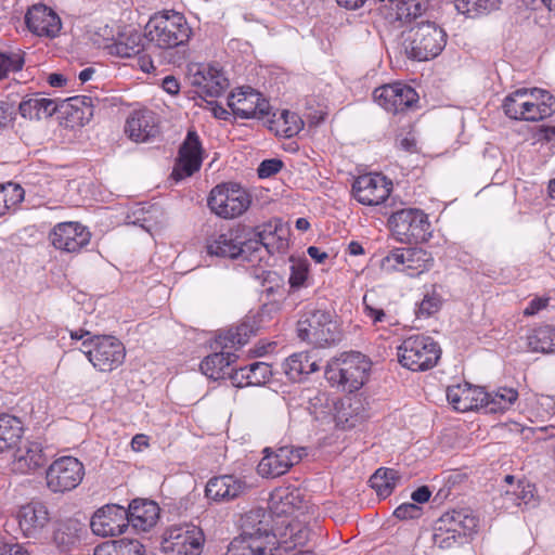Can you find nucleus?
<instances>
[{"instance_id": "nucleus-1", "label": "nucleus", "mask_w": 555, "mask_h": 555, "mask_svg": "<svg viewBox=\"0 0 555 555\" xmlns=\"http://www.w3.org/2000/svg\"><path fill=\"white\" fill-rule=\"evenodd\" d=\"M288 548V542L272 531L266 512L256 509L243 517L242 532L231 541L227 555H283Z\"/></svg>"}, {"instance_id": "nucleus-2", "label": "nucleus", "mask_w": 555, "mask_h": 555, "mask_svg": "<svg viewBox=\"0 0 555 555\" xmlns=\"http://www.w3.org/2000/svg\"><path fill=\"white\" fill-rule=\"evenodd\" d=\"M502 107L511 119L538 121L555 112V98L541 89L521 88L509 93Z\"/></svg>"}, {"instance_id": "nucleus-3", "label": "nucleus", "mask_w": 555, "mask_h": 555, "mask_svg": "<svg viewBox=\"0 0 555 555\" xmlns=\"http://www.w3.org/2000/svg\"><path fill=\"white\" fill-rule=\"evenodd\" d=\"M192 35L184 15L177 11L154 14L145 26L146 40L159 49H173L185 44Z\"/></svg>"}, {"instance_id": "nucleus-4", "label": "nucleus", "mask_w": 555, "mask_h": 555, "mask_svg": "<svg viewBox=\"0 0 555 555\" xmlns=\"http://www.w3.org/2000/svg\"><path fill=\"white\" fill-rule=\"evenodd\" d=\"M298 337L317 347L330 346L341 338L338 322L332 311L306 307L297 321Z\"/></svg>"}, {"instance_id": "nucleus-5", "label": "nucleus", "mask_w": 555, "mask_h": 555, "mask_svg": "<svg viewBox=\"0 0 555 555\" xmlns=\"http://www.w3.org/2000/svg\"><path fill=\"white\" fill-rule=\"evenodd\" d=\"M371 361L361 352L351 351L333 360L325 371L326 379L350 393L367 380Z\"/></svg>"}, {"instance_id": "nucleus-6", "label": "nucleus", "mask_w": 555, "mask_h": 555, "mask_svg": "<svg viewBox=\"0 0 555 555\" xmlns=\"http://www.w3.org/2000/svg\"><path fill=\"white\" fill-rule=\"evenodd\" d=\"M446 37L444 30L435 23L423 22L403 33V49L412 60L428 61L441 53Z\"/></svg>"}, {"instance_id": "nucleus-7", "label": "nucleus", "mask_w": 555, "mask_h": 555, "mask_svg": "<svg viewBox=\"0 0 555 555\" xmlns=\"http://www.w3.org/2000/svg\"><path fill=\"white\" fill-rule=\"evenodd\" d=\"M399 363L413 372L435 367L441 357L439 344L430 336L417 334L406 337L398 347Z\"/></svg>"}, {"instance_id": "nucleus-8", "label": "nucleus", "mask_w": 555, "mask_h": 555, "mask_svg": "<svg viewBox=\"0 0 555 555\" xmlns=\"http://www.w3.org/2000/svg\"><path fill=\"white\" fill-rule=\"evenodd\" d=\"M388 224L400 243L427 242L431 237L428 216L418 208H403L391 214Z\"/></svg>"}, {"instance_id": "nucleus-9", "label": "nucleus", "mask_w": 555, "mask_h": 555, "mask_svg": "<svg viewBox=\"0 0 555 555\" xmlns=\"http://www.w3.org/2000/svg\"><path fill=\"white\" fill-rule=\"evenodd\" d=\"M83 353L100 372H112L119 367L126 358L125 345L115 336L95 335L82 341Z\"/></svg>"}, {"instance_id": "nucleus-10", "label": "nucleus", "mask_w": 555, "mask_h": 555, "mask_svg": "<svg viewBox=\"0 0 555 555\" xmlns=\"http://www.w3.org/2000/svg\"><path fill=\"white\" fill-rule=\"evenodd\" d=\"M206 538L201 527L182 524L167 528L160 542L163 555H201Z\"/></svg>"}, {"instance_id": "nucleus-11", "label": "nucleus", "mask_w": 555, "mask_h": 555, "mask_svg": "<svg viewBox=\"0 0 555 555\" xmlns=\"http://www.w3.org/2000/svg\"><path fill=\"white\" fill-rule=\"evenodd\" d=\"M85 477L83 464L74 456H61L46 469L47 489L53 494H64L76 489Z\"/></svg>"}, {"instance_id": "nucleus-12", "label": "nucleus", "mask_w": 555, "mask_h": 555, "mask_svg": "<svg viewBox=\"0 0 555 555\" xmlns=\"http://www.w3.org/2000/svg\"><path fill=\"white\" fill-rule=\"evenodd\" d=\"M433 266L431 254L418 247L393 248L380 261V268L384 271H400L411 278L420 276L429 271Z\"/></svg>"}, {"instance_id": "nucleus-13", "label": "nucleus", "mask_w": 555, "mask_h": 555, "mask_svg": "<svg viewBox=\"0 0 555 555\" xmlns=\"http://www.w3.org/2000/svg\"><path fill=\"white\" fill-rule=\"evenodd\" d=\"M248 192L240 184L228 183L215 186L207 204L210 210L224 219H232L244 214L250 206Z\"/></svg>"}, {"instance_id": "nucleus-14", "label": "nucleus", "mask_w": 555, "mask_h": 555, "mask_svg": "<svg viewBox=\"0 0 555 555\" xmlns=\"http://www.w3.org/2000/svg\"><path fill=\"white\" fill-rule=\"evenodd\" d=\"M287 229L279 218H274L251 229L247 234V248L250 256L263 247L269 254L280 251L286 246Z\"/></svg>"}, {"instance_id": "nucleus-15", "label": "nucleus", "mask_w": 555, "mask_h": 555, "mask_svg": "<svg viewBox=\"0 0 555 555\" xmlns=\"http://www.w3.org/2000/svg\"><path fill=\"white\" fill-rule=\"evenodd\" d=\"M263 453L264 455L257 466L258 474L266 478H276L299 463L306 454V450L304 448L295 449L294 447L285 446L275 451L266 448Z\"/></svg>"}, {"instance_id": "nucleus-16", "label": "nucleus", "mask_w": 555, "mask_h": 555, "mask_svg": "<svg viewBox=\"0 0 555 555\" xmlns=\"http://www.w3.org/2000/svg\"><path fill=\"white\" fill-rule=\"evenodd\" d=\"M202 152L198 134L195 130H189L179 149L171 178L179 182L198 171L203 162Z\"/></svg>"}, {"instance_id": "nucleus-17", "label": "nucleus", "mask_w": 555, "mask_h": 555, "mask_svg": "<svg viewBox=\"0 0 555 555\" xmlns=\"http://www.w3.org/2000/svg\"><path fill=\"white\" fill-rule=\"evenodd\" d=\"M206 249L210 256L232 259L242 257L244 260H251L249 248H247V235H244V231L240 229H232L209 237Z\"/></svg>"}, {"instance_id": "nucleus-18", "label": "nucleus", "mask_w": 555, "mask_h": 555, "mask_svg": "<svg viewBox=\"0 0 555 555\" xmlns=\"http://www.w3.org/2000/svg\"><path fill=\"white\" fill-rule=\"evenodd\" d=\"M392 183L380 173H369L358 177L352 184L354 198L362 205L377 206L384 203L390 192Z\"/></svg>"}, {"instance_id": "nucleus-19", "label": "nucleus", "mask_w": 555, "mask_h": 555, "mask_svg": "<svg viewBox=\"0 0 555 555\" xmlns=\"http://www.w3.org/2000/svg\"><path fill=\"white\" fill-rule=\"evenodd\" d=\"M373 98L385 111L398 114L416 103L418 94L412 87L396 82L376 88Z\"/></svg>"}, {"instance_id": "nucleus-20", "label": "nucleus", "mask_w": 555, "mask_h": 555, "mask_svg": "<svg viewBox=\"0 0 555 555\" xmlns=\"http://www.w3.org/2000/svg\"><path fill=\"white\" fill-rule=\"evenodd\" d=\"M228 105L236 117L243 119L262 118L269 114V102L250 87L232 92Z\"/></svg>"}, {"instance_id": "nucleus-21", "label": "nucleus", "mask_w": 555, "mask_h": 555, "mask_svg": "<svg viewBox=\"0 0 555 555\" xmlns=\"http://www.w3.org/2000/svg\"><path fill=\"white\" fill-rule=\"evenodd\" d=\"M49 237L56 249L78 253L90 243L91 234L81 223L67 221L57 223Z\"/></svg>"}, {"instance_id": "nucleus-22", "label": "nucleus", "mask_w": 555, "mask_h": 555, "mask_svg": "<svg viewBox=\"0 0 555 555\" xmlns=\"http://www.w3.org/2000/svg\"><path fill=\"white\" fill-rule=\"evenodd\" d=\"M18 527L26 538H39L51 521L48 505L41 501H31L22 505L16 514Z\"/></svg>"}, {"instance_id": "nucleus-23", "label": "nucleus", "mask_w": 555, "mask_h": 555, "mask_svg": "<svg viewBox=\"0 0 555 555\" xmlns=\"http://www.w3.org/2000/svg\"><path fill=\"white\" fill-rule=\"evenodd\" d=\"M90 527L96 535H118L128 527L127 509L116 504L105 505L93 514Z\"/></svg>"}, {"instance_id": "nucleus-24", "label": "nucleus", "mask_w": 555, "mask_h": 555, "mask_svg": "<svg viewBox=\"0 0 555 555\" xmlns=\"http://www.w3.org/2000/svg\"><path fill=\"white\" fill-rule=\"evenodd\" d=\"M48 459L43 447L37 441L22 440L12 454V470L21 475L36 472L46 465Z\"/></svg>"}, {"instance_id": "nucleus-25", "label": "nucleus", "mask_w": 555, "mask_h": 555, "mask_svg": "<svg viewBox=\"0 0 555 555\" xmlns=\"http://www.w3.org/2000/svg\"><path fill=\"white\" fill-rule=\"evenodd\" d=\"M25 23L34 35L55 38L62 28L60 16L46 4H34L25 14Z\"/></svg>"}, {"instance_id": "nucleus-26", "label": "nucleus", "mask_w": 555, "mask_h": 555, "mask_svg": "<svg viewBox=\"0 0 555 555\" xmlns=\"http://www.w3.org/2000/svg\"><path fill=\"white\" fill-rule=\"evenodd\" d=\"M446 393L449 403L459 412L485 409L487 391L482 387L473 386L465 382L449 386Z\"/></svg>"}, {"instance_id": "nucleus-27", "label": "nucleus", "mask_w": 555, "mask_h": 555, "mask_svg": "<svg viewBox=\"0 0 555 555\" xmlns=\"http://www.w3.org/2000/svg\"><path fill=\"white\" fill-rule=\"evenodd\" d=\"M192 86L201 95L218 98L228 87V79L221 69L214 65H198L190 76Z\"/></svg>"}, {"instance_id": "nucleus-28", "label": "nucleus", "mask_w": 555, "mask_h": 555, "mask_svg": "<svg viewBox=\"0 0 555 555\" xmlns=\"http://www.w3.org/2000/svg\"><path fill=\"white\" fill-rule=\"evenodd\" d=\"M125 132L134 142H147L159 133L156 114L150 109L133 111L126 120Z\"/></svg>"}, {"instance_id": "nucleus-29", "label": "nucleus", "mask_w": 555, "mask_h": 555, "mask_svg": "<svg viewBox=\"0 0 555 555\" xmlns=\"http://www.w3.org/2000/svg\"><path fill=\"white\" fill-rule=\"evenodd\" d=\"M369 416L365 400L359 395H349L335 403L336 425L341 429H350Z\"/></svg>"}, {"instance_id": "nucleus-30", "label": "nucleus", "mask_w": 555, "mask_h": 555, "mask_svg": "<svg viewBox=\"0 0 555 555\" xmlns=\"http://www.w3.org/2000/svg\"><path fill=\"white\" fill-rule=\"evenodd\" d=\"M245 480L234 475H223L211 478L205 489L206 496L214 501L234 500L247 490Z\"/></svg>"}, {"instance_id": "nucleus-31", "label": "nucleus", "mask_w": 555, "mask_h": 555, "mask_svg": "<svg viewBox=\"0 0 555 555\" xmlns=\"http://www.w3.org/2000/svg\"><path fill=\"white\" fill-rule=\"evenodd\" d=\"M159 507L154 501L135 499L127 509V524L135 530L147 531L156 525Z\"/></svg>"}, {"instance_id": "nucleus-32", "label": "nucleus", "mask_w": 555, "mask_h": 555, "mask_svg": "<svg viewBox=\"0 0 555 555\" xmlns=\"http://www.w3.org/2000/svg\"><path fill=\"white\" fill-rule=\"evenodd\" d=\"M304 496L295 487H282L275 489L270 496V509L276 516H289L301 509Z\"/></svg>"}, {"instance_id": "nucleus-33", "label": "nucleus", "mask_w": 555, "mask_h": 555, "mask_svg": "<svg viewBox=\"0 0 555 555\" xmlns=\"http://www.w3.org/2000/svg\"><path fill=\"white\" fill-rule=\"evenodd\" d=\"M83 531L85 526L78 519L67 518L61 520L54 529L53 542L60 552H70L80 543Z\"/></svg>"}, {"instance_id": "nucleus-34", "label": "nucleus", "mask_w": 555, "mask_h": 555, "mask_svg": "<svg viewBox=\"0 0 555 555\" xmlns=\"http://www.w3.org/2000/svg\"><path fill=\"white\" fill-rule=\"evenodd\" d=\"M271 377V366L264 362L250 363L234 370L231 374V378L237 387L260 386L268 383Z\"/></svg>"}, {"instance_id": "nucleus-35", "label": "nucleus", "mask_w": 555, "mask_h": 555, "mask_svg": "<svg viewBox=\"0 0 555 555\" xmlns=\"http://www.w3.org/2000/svg\"><path fill=\"white\" fill-rule=\"evenodd\" d=\"M436 522L449 531L459 533L464 540L475 532L478 526V519L465 509L447 512Z\"/></svg>"}, {"instance_id": "nucleus-36", "label": "nucleus", "mask_w": 555, "mask_h": 555, "mask_svg": "<svg viewBox=\"0 0 555 555\" xmlns=\"http://www.w3.org/2000/svg\"><path fill=\"white\" fill-rule=\"evenodd\" d=\"M57 107L55 100L35 94L24 99L18 105V111L24 118L41 119L52 116Z\"/></svg>"}, {"instance_id": "nucleus-37", "label": "nucleus", "mask_w": 555, "mask_h": 555, "mask_svg": "<svg viewBox=\"0 0 555 555\" xmlns=\"http://www.w3.org/2000/svg\"><path fill=\"white\" fill-rule=\"evenodd\" d=\"M286 376L293 382H300L304 377L319 370L317 360L307 352H297L289 356L283 363Z\"/></svg>"}, {"instance_id": "nucleus-38", "label": "nucleus", "mask_w": 555, "mask_h": 555, "mask_svg": "<svg viewBox=\"0 0 555 555\" xmlns=\"http://www.w3.org/2000/svg\"><path fill=\"white\" fill-rule=\"evenodd\" d=\"M23 437L22 422L12 415H0V453L13 450Z\"/></svg>"}, {"instance_id": "nucleus-39", "label": "nucleus", "mask_w": 555, "mask_h": 555, "mask_svg": "<svg viewBox=\"0 0 555 555\" xmlns=\"http://www.w3.org/2000/svg\"><path fill=\"white\" fill-rule=\"evenodd\" d=\"M236 358V354L230 350L222 349L220 352L207 356L201 363V371L209 378L220 379Z\"/></svg>"}, {"instance_id": "nucleus-40", "label": "nucleus", "mask_w": 555, "mask_h": 555, "mask_svg": "<svg viewBox=\"0 0 555 555\" xmlns=\"http://www.w3.org/2000/svg\"><path fill=\"white\" fill-rule=\"evenodd\" d=\"M528 347L532 352H555V327L542 325L533 328L527 336Z\"/></svg>"}, {"instance_id": "nucleus-41", "label": "nucleus", "mask_w": 555, "mask_h": 555, "mask_svg": "<svg viewBox=\"0 0 555 555\" xmlns=\"http://www.w3.org/2000/svg\"><path fill=\"white\" fill-rule=\"evenodd\" d=\"M518 399V392L515 388L500 387L492 392H487L485 400V410L488 413H498L508 410Z\"/></svg>"}, {"instance_id": "nucleus-42", "label": "nucleus", "mask_w": 555, "mask_h": 555, "mask_svg": "<svg viewBox=\"0 0 555 555\" xmlns=\"http://www.w3.org/2000/svg\"><path fill=\"white\" fill-rule=\"evenodd\" d=\"M501 0H455L454 5L460 14L468 18L488 15L500 8Z\"/></svg>"}, {"instance_id": "nucleus-43", "label": "nucleus", "mask_w": 555, "mask_h": 555, "mask_svg": "<svg viewBox=\"0 0 555 555\" xmlns=\"http://www.w3.org/2000/svg\"><path fill=\"white\" fill-rule=\"evenodd\" d=\"M111 55L119 57H131L139 54L142 50V36L134 31L107 46Z\"/></svg>"}, {"instance_id": "nucleus-44", "label": "nucleus", "mask_w": 555, "mask_h": 555, "mask_svg": "<svg viewBox=\"0 0 555 555\" xmlns=\"http://www.w3.org/2000/svg\"><path fill=\"white\" fill-rule=\"evenodd\" d=\"M317 538V533L306 524L297 520H293L287 524L286 532L282 540L288 542L289 548L287 553L295 550L297 546H302L309 542H312Z\"/></svg>"}, {"instance_id": "nucleus-45", "label": "nucleus", "mask_w": 555, "mask_h": 555, "mask_svg": "<svg viewBox=\"0 0 555 555\" xmlns=\"http://www.w3.org/2000/svg\"><path fill=\"white\" fill-rule=\"evenodd\" d=\"M399 474L392 468L380 467L370 478V485L378 496L387 498L393 491Z\"/></svg>"}, {"instance_id": "nucleus-46", "label": "nucleus", "mask_w": 555, "mask_h": 555, "mask_svg": "<svg viewBox=\"0 0 555 555\" xmlns=\"http://www.w3.org/2000/svg\"><path fill=\"white\" fill-rule=\"evenodd\" d=\"M302 127L304 121L298 114L283 111L280 117L272 121L271 129H274L278 135L292 138L298 134Z\"/></svg>"}, {"instance_id": "nucleus-47", "label": "nucleus", "mask_w": 555, "mask_h": 555, "mask_svg": "<svg viewBox=\"0 0 555 555\" xmlns=\"http://www.w3.org/2000/svg\"><path fill=\"white\" fill-rule=\"evenodd\" d=\"M250 328L246 324L231 327L218 336V345L222 349H237L244 346L249 338Z\"/></svg>"}, {"instance_id": "nucleus-48", "label": "nucleus", "mask_w": 555, "mask_h": 555, "mask_svg": "<svg viewBox=\"0 0 555 555\" xmlns=\"http://www.w3.org/2000/svg\"><path fill=\"white\" fill-rule=\"evenodd\" d=\"M426 11V4L422 0H399L393 15L397 21L409 23Z\"/></svg>"}, {"instance_id": "nucleus-49", "label": "nucleus", "mask_w": 555, "mask_h": 555, "mask_svg": "<svg viewBox=\"0 0 555 555\" xmlns=\"http://www.w3.org/2000/svg\"><path fill=\"white\" fill-rule=\"evenodd\" d=\"M433 541L437 547L441 550H447L455 545L462 544L465 540L462 539L459 533L449 531L448 529L442 528L441 525L436 522Z\"/></svg>"}, {"instance_id": "nucleus-50", "label": "nucleus", "mask_w": 555, "mask_h": 555, "mask_svg": "<svg viewBox=\"0 0 555 555\" xmlns=\"http://www.w3.org/2000/svg\"><path fill=\"white\" fill-rule=\"evenodd\" d=\"M23 65L24 56L21 52H0V80L10 73L21 70Z\"/></svg>"}, {"instance_id": "nucleus-51", "label": "nucleus", "mask_w": 555, "mask_h": 555, "mask_svg": "<svg viewBox=\"0 0 555 555\" xmlns=\"http://www.w3.org/2000/svg\"><path fill=\"white\" fill-rule=\"evenodd\" d=\"M440 307L441 298L435 291H433L424 295V298L418 305L416 314L418 318H428L439 311Z\"/></svg>"}, {"instance_id": "nucleus-52", "label": "nucleus", "mask_w": 555, "mask_h": 555, "mask_svg": "<svg viewBox=\"0 0 555 555\" xmlns=\"http://www.w3.org/2000/svg\"><path fill=\"white\" fill-rule=\"evenodd\" d=\"M118 555H144L145 548L138 540L120 539L112 540Z\"/></svg>"}, {"instance_id": "nucleus-53", "label": "nucleus", "mask_w": 555, "mask_h": 555, "mask_svg": "<svg viewBox=\"0 0 555 555\" xmlns=\"http://www.w3.org/2000/svg\"><path fill=\"white\" fill-rule=\"evenodd\" d=\"M308 276V267L304 262H297L291 267V275L288 279L291 289L295 291L305 285Z\"/></svg>"}, {"instance_id": "nucleus-54", "label": "nucleus", "mask_w": 555, "mask_h": 555, "mask_svg": "<svg viewBox=\"0 0 555 555\" xmlns=\"http://www.w3.org/2000/svg\"><path fill=\"white\" fill-rule=\"evenodd\" d=\"M0 190L5 192L7 212L24 198V190L17 184L9 183L8 185H0Z\"/></svg>"}, {"instance_id": "nucleus-55", "label": "nucleus", "mask_w": 555, "mask_h": 555, "mask_svg": "<svg viewBox=\"0 0 555 555\" xmlns=\"http://www.w3.org/2000/svg\"><path fill=\"white\" fill-rule=\"evenodd\" d=\"M283 162L279 158L264 159L258 166V177L261 179L270 178L276 175L283 168Z\"/></svg>"}, {"instance_id": "nucleus-56", "label": "nucleus", "mask_w": 555, "mask_h": 555, "mask_svg": "<svg viewBox=\"0 0 555 555\" xmlns=\"http://www.w3.org/2000/svg\"><path fill=\"white\" fill-rule=\"evenodd\" d=\"M68 106L75 108L76 112L81 111V116H78V118L82 119L86 115H88V117L92 116L93 101L89 96L70 98L68 99Z\"/></svg>"}, {"instance_id": "nucleus-57", "label": "nucleus", "mask_w": 555, "mask_h": 555, "mask_svg": "<svg viewBox=\"0 0 555 555\" xmlns=\"http://www.w3.org/2000/svg\"><path fill=\"white\" fill-rule=\"evenodd\" d=\"M421 514L422 508L415 503H402L393 512L395 517L401 520L415 519L418 518Z\"/></svg>"}, {"instance_id": "nucleus-58", "label": "nucleus", "mask_w": 555, "mask_h": 555, "mask_svg": "<svg viewBox=\"0 0 555 555\" xmlns=\"http://www.w3.org/2000/svg\"><path fill=\"white\" fill-rule=\"evenodd\" d=\"M363 312L370 318L373 324L382 323L388 320V315L385 313L383 309L375 308L367 301V296L363 297Z\"/></svg>"}, {"instance_id": "nucleus-59", "label": "nucleus", "mask_w": 555, "mask_h": 555, "mask_svg": "<svg viewBox=\"0 0 555 555\" xmlns=\"http://www.w3.org/2000/svg\"><path fill=\"white\" fill-rule=\"evenodd\" d=\"M550 297H535L524 310V314L527 317L535 315L541 310L545 309L548 306Z\"/></svg>"}, {"instance_id": "nucleus-60", "label": "nucleus", "mask_w": 555, "mask_h": 555, "mask_svg": "<svg viewBox=\"0 0 555 555\" xmlns=\"http://www.w3.org/2000/svg\"><path fill=\"white\" fill-rule=\"evenodd\" d=\"M517 505H530L533 502V491L530 485L524 486L517 493Z\"/></svg>"}, {"instance_id": "nucleus-61", "label": "nucleus", "mask_w": 555, "mask_h": 555, "mask_svg": "<svg viewBox=\"0 0 555 555\" xmlns=\"http://www.w3.org/2000/svg\"><path fill=\"white\" fill-rule=\"evenodd\" d=\"M431 492L428 487L423 486L417 488L415 491L412 492L411 499L415 503H426L430 499Z\"/></svg>"}, {"instance_id": "nucleus-62", "label": "nucleus", "mask_w": 555, "mask_h": 555, "mask_svg": "<svg viewBox=\"0 0 555 555\" xmlns=\"http://www.w3.org/2000/svg\"><path fill=\"white\" fill-rule=\"evenodd\" d=\"M0 555H30L25 548L18 544H3L0 546Z\"/></svg>"}, {"instance_id": "nucleus-63", "label": "nucleus", "mask_w": 555, "mask_h": 555, "mask_svg": "<svg viewBox=\"0 0 555 555\" xmlns=\"http://www.w3.org/2000/svg\"><path fill=\"white\" fill-rule=\"evenodd\" d=\"M163 89L169 94H177L180 90V83L173 76H166L163 79Z\"/></svg>"}, {"instance_id": "nucleus-64", "label": "nucleus", "mask_w": 555, "mask_h": 555, "mask_svg": "<svg viewBox=\"0 0 555 555\" xmlns=\"http://www.w3.org/2000/svg\"><path fill=\"white\" fill-rule=\"evenodd\" d=\"M94 555H118L113 541H106L94 548Z\"/></svg>"}]
</instances>
